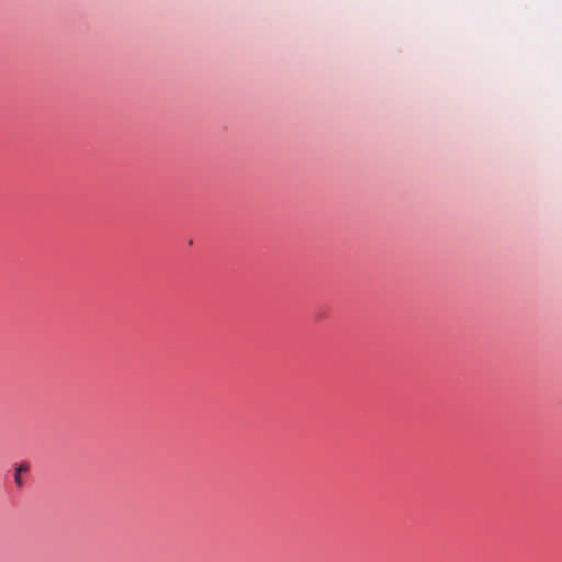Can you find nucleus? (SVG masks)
<instances>
[{"mask_svg":"<svg viewBox=\"0 0 562 562\" xmlns=\"http://www.w3.org/2000/svg\"><path fill=\"white\" fill-rule=\"evenodd\" d=\"M29 468L26 464H20L16 470H15V475H14V481L16 483L18 486H22L23 485V481H22V473L24 472H27Z\"/></svg>","mask_w":562,"mask_h":562,"instance_id":"nucleus-1","label":"nucleus"}]
</instances>
